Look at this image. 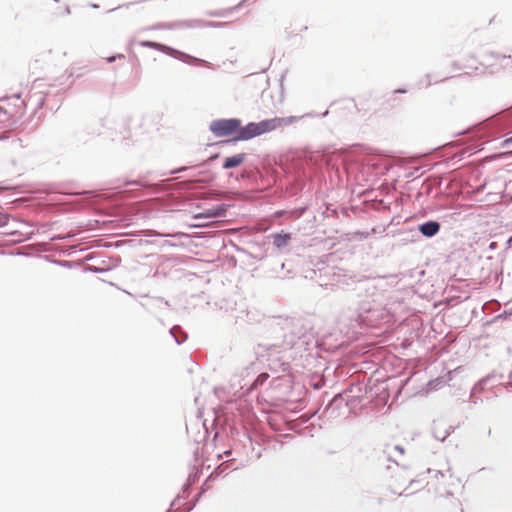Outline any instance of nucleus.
<instances>
[{"label":"nucleus","mask_w":512,"mask_h":512,"mask_svg":"<svg viewBox=\"0 0 512 512\" xmlns=\"http://www.w3.org/2000/svg\"><path fill=\"white\" fill-rule=\"evenodd\" d=\"M295 117H275L258 123H248L241 126L239 119H219L210 124V131L217 137L233 136L234 141H245L276 129L290 125Z\"/></svg>","instance_id":"obj_1"},{"label":"nucleus","mask_w":512,"mask_h":512,"mask_svg":"<svg viewBox=\"0 0 512 512\" xmlns=\"http://www.w3.org/2000/svg\"><path fill=\"white\" fill-rule=\"evenodd\" d=\"M26 109L19 95L0 99V129L12 127Z\"/></svg>","instance_id":"obj_2"},{"label":"nucleus","mask_w":512,"mask_h":512,"mask_svg":"<svg viewBox=\"0 0 512 512\" xmlns=\"http://www.w3.org/2000/svg\"><path fill=\"white\" fill-rule=\"evenodd\" d=\"M141 46L143 47H148V48H152V49H155V50H159L163 53H166L170 56H173L175 58H180L184 61H187L189 63H201V64H206V61L204 60H201V59H198L196 57H193V56H190L188 54H185L181 51H178L174 48H171L167 45H164V44H161V43H157V42H153V41H142L140 43Z\"/></svg>","instance_id":"obj_3"},{"label":"nucleus","mask_w":512,"mask_h":512,"mask_svg":"<svg viewBox=\"0 0 512 512\" xmlns=\"http://www.w3.org/2000/svg\"><path fill=\"white\" fill-rule=\"evenodd\" d=\"M348 412L347 402L341 394L335 395L325 408L326 416L331 419L345 417Z\"/></svg>","instance_id":"obj_4"},{"label":"nucleus","mask_w":512,"mask_h":512,"mask_svg":"<svg viewBox=\"0 0 512 512\" xmlns=\"http://www.w3.org/2000/svg\"><path fill=\"white\" fill-rule=\"evenodd\" d=\"M440 230V224L437 221H427L419 226L420 233L427 238L435 236Z\"/></svg>","instance_id":"obj_5"},{"label":"nucleus","mask_w":512,"mask_h":512,"mask_svg":"<svg viewBox=\"0 0 512 512\" xmlns=\"http://www.w3.org/2000/svg\"><path fill=\"white\" fill-rule=\"evenodd\" d=\"M246 159V154L240 153L231 157H227L224 161L223 168L231 169L240 166Z\"/></svg>","instance_id":"obj_6"},{"label":"nucleus","mask_w":512,"mask_h":512,"mask_svg":"<svg viewBox=\"0 0 512 512\" xmlns=\"http://www.w3.org/2000/svg\"><path fill=\"white\" fill-rule=\"evenodd\" d=\"M289 240H290V235L289 234H276V235H274V244L277 247H283V246L287 245Z\"/></svg>","instance_id":"obj_7"},{"label":"nucleus","mask_w":512,"mask_h":512,"mask_svg":"<svg viewBox=\"0 0 512 512\" xmlns=\"http://www.w3.org/2000/svg\"><path fill=\"white\" fill-rule=\"evenodd\" d=\"M269 378V374L268 373H261L257 378L256 380L254 381V383L252 384V388H257L259 386H262Z\"/></svg>","instance_id":"obj_8"},{"label":"nucleus","mask_w":512,"mask_h":512,"mask_svg":"<svg viewBox=\"0 0 512 512\" xmlns=\"http://www.w3.org/2000/svg\"><path fill=\"white\" fill-rule=\"evenodd\" d=\"M219 216V212L216 209H209L204 213H200L194 216V218H213Z\"/></svg>","instance_id":"obj_9"},{"label":"nucleus","mask_w":512,"mask_h":512,"mask_svg":"<svg viewBox=\"0 0 512 512\" xmlns=\"http://www.w3.org/2000/svg\"><path fill=\"white\" fill-rule=\"evenodd\" d=\"M449 434H450V431L446 430L443 435H439V434L435 433V437L440 441H444L449 436Z\"/></svg>","instance_id":"obj_10"},{"label":"nucleus","mask_w":512,"mask_h":512,"mask_svg":"<svg viewBox=\"0 0 512 512\" xmlns=\"http://www.w3.org/2000/svg\"><path fill=\"white\" fill-rule=\"evenodd\" d=\"M509 145H512V136H511V137H509V138H507V139H505V140L502 142V146H503V147H507V146H509Z\"/></svg>","instance_id":"obj_11"},{"label":"nucleus","mask_w":512,"mask_h":512,"mask_svg":"<svg viewBox=\"0 0 512 512\" xmlns=\"http://www.w3.org/2000/svg\"><path fill=\"white\" fill-rule=\"evenodd\" d=\"M212 179H213L212 176L209 175V176H207V177H205L203 179L197 180L196 182H199V183H209Z\"/></svg>","instance_id":"obj_12"},{"label":"nucleus","mask_w":512,"mask_h":512,"mask_svg":"<svg viewBox=\"0 0 512 512\" xmlns=\"http://www.w3.org/2000/svg\"><path fill=\"white\" fill-rule=\"evenodd\" d=\"M117 58H119V59L124 58V55L119 54V55H117V56L110 57V58H108L107 60H108L109 62H113V61H115Z\"/></svg>","instance_id":"obj_13"},{"label":"nucleus","mask_w":512,"mask_h":512,"mask_svg":"<svg viewBox=\"0 0 512 512\" xmlns=\"http://www.w3.org/2000/svg\"><path fill=\"white\" fill-rule=\"evenodd\" d=\"M395 448H396L400 453H403V451H404V450H403V448H402V447H400V446H396Z\"/></svg>","instance_id":"obj_14"},{"label":"nucleus","mask_w":512,"mask_h":512,"mask_svg":"<svg viewBox=\"0 0 512 512\" xmlns=\"http://www.w3.org/2000/svg\"><path fill=\"white\" fill-rule=\"evenodd\" d=\"M481 383L477 384L476 386H474V390H476L478 388V386H480Z\"/></svg>","instance_id":"obj_15"},{"label":"nucleus","mask_w":512,"mask_h":512,"mask_svg":"<svg viewBox=\"0 0 512 512\" xmlns=\"http://www.w3.org/2000/svg\"><path fill=\"white\" fill-rule=\"evenodd\" d=\"M321 347H322V350H323V349L327 350V348H325V347H324V344H323V343L321 344Z\"/></svg>","instance_id":"obj_16"}]
</instances>
